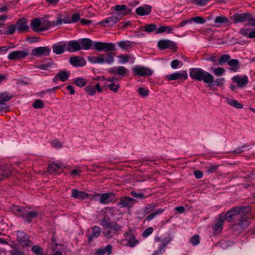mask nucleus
I'll return each instance as SVG.
<instances>
[{
	"mask_svg": "<svg viewBox=\"0 0 255 255\" xmlns=\"http://www.w3.org/2000/svg\"><path fill=\"white\" fill-rule=\"evenodd\" d=\"M235 210L237 212L233 214L235 215L232 217V222L237 217L239 219V223L234 224L232 225L233 228L236 230L238 228L245 229L247 228L250 224L249 219L251 218L250 212L251 210V207L250 206H237L231 209L229 211Z\"/></svg>",
	"mask_w": 255,
	"mask_h": 255,
	"instance_id": "1",
	"label": "nucleus"
},
{
	"mask_svg": "<svg viewBox=\"0 0 255 255\" xmlns=\"http://www.w3.org/2000/svg\"><path fill=\"white\" fill-rule=\"evenodd\" d=\"M189 75L192 79L199 81H203L207 84H212L214 81V77L210 73L201 68H191Z\"/></svg>",
	"mask_w": 255,
	"mask_h": 255,
	"instance_id": "2",
	"label": "nucleus"
},
{
	"mask_svg": "<svg viewBox=\"0 0 255 255\" xmlns=\"http://www.w3.org/2000/svg\"><path fill=\"white\" fill-rule=\"evenodd\" d=\"M233 212L236 213L237 211L235 210H233L232 211H228L226 213H222L220 215L217 222L213 227L215 234H218L221 232L225 220L229 222H232V217L235 215V214H233Z\"/></svg>",
	"mask_w": 255,
	"mask_h": 255,
	"instance_id": "3",
	"label": "nucleus"
},
{
	"mask_svg": "<svg viewBox=\"0 0 255 255\" xmlns=\"http://www.w3.org/2000/svg\"><path fill=\"white\" fill-rule=\"evenodd\" d=\"M11 210L16 215L22 216L25 221L28 223L30 222L32 218V211L30 208L14 206L11 208Z\"/></svg>",
	"mask_w": 255,
	"mask_h": 255,
	"instance_id": "4",
	"label": "nucleus"
},
{
	"mask_svg": "<svg viewBox=\"0 0 255 255\" xmlns=\"http://www.w3.org/2000/svg\"><path fill=\"white\" fill-rule=\"evenodd\" d=\"M132 71L133 75L138 76H149L153 73L152 71L149 68L139 65L133 67Z\"/></svg>",
	"mask_w": 255,
	"mask_h": 255,
	"instance_id": "5",
	"label": "nucleus"
},
{
	"mask_svg": "<svg viewBox=\"0 0 255 255\" xmlns=\"http://www.w3.org/2000/svg\"><path fill=\"white\" fill-rule=\"evenodd\" d=\"M120 201L117 205L121 208H130L134 204L135 200L128 196H122L120 198Z\"/></svg>",
	"mask_w": 255,
	"mask_h": 255,
	"instance_id": "6",
	"label": "nucleus"
},
{
	"mask_svg": "<svg viewBox=\"0 0 255 255\" xmlns=\"http://www.w3.org/2000/svg\"><path fill=\"white\" fill-rule=\"evenodd\" d=\"M51 49L48 47H39L33 49V56H47L49 55Z\"/></svg>",
	"mask_w": 255,
	"mask_h": 255,
	"instance_id": "7",
	"label": "nucleus"
},
{
	"mask_svg": "<svg viewBox=\"0 0 255 255\" xmlns=\"http://www.w3.org/2000/svg\"><path fill=\"white\" fill-rule=\"evenodd\" d=\"M158 47L161 50L166 48L175 49L176 48V44L174 42L169 40H161L158 42Z\"/></svg>",
	"mask_w": 255,
	"mask_h": 255,
	"instance_id": "8",
	"label": "nucleus"
},
{
	"mask_svg": "<svg viewBox=\"0 0 255 255\" xmlns=\"http://www.w3.org/2000/svg\"><path fill=\"white\" fill-rule=\"evenodd\" d=\"M249 16H250V13L246 12L235 14L231 16V18L234 21V23H238L247 21L248 18H249Z\"/></svg>",
	"mask_w": 255,
	"mask_h": 255,
	"instance_id": "9",
	"label": "nucleus"
},
{
	"mask_svg": "<svg viewBox=\"0 0 255 255\" xmlns=\"http://www.w3.org/2000/svg\"><path fill=\"white\" fill-rule=\"evenodd\" d=\"M115 225L116 226L115 228H113V227H107L104 228L103 233L105 237L107 238H112L115 234H116L117 231L121 230L122 227L118 225L116 222Z\"/></svg>",
	"mask_w": 255,
	"mask_h": 255,
	"instance_id": "10",
	"label": "nucleus"
},
{
	"mask_svg": "<svg viewBox=\"0 0 255 255\" xmlns=\"http://www.w3.org/2000/svg\"><path fill=\"white\" fill-rule=\"evenodd\" d=\"M188 74L186 71L182 72H175L170 75H167L166 78L168 81L176 80L179 79H183L186 80L188 78Z\"/></svg>",
	"mask_w": 255,
	"mask_h": 255,
	"instance_id": "11",
	"label": "nucleus"
},
{
	"mask_svg": "<svg viewBox=\"0 0 255 255\" xmlns=\"http://www.w3.org/2000/svg\"><path fill=\"white\" fill-rule=\"evenodd\" d=\"M12 168L8 164L0 165V181L9 176L11 172Z\"/></svg>",
	"mask_w": 255,
	"mask_h": 255,
	"instance_id": "12",
	"label": "nucleus"
},
{
	"mask_svg": "<svg viewBox=\"0 0 255 255\" xmlns=\"http://www.w3.org/2000/svg\"><path fill=\"white\" fill-rule=\"evenodd\" d=\"M81 49L82 47L77 41H70L66 46V50L69 52H76Z\"/></svg>",
	"mask_w": 255,
	"mask_h": 255,
	"instance_id": "13",
	"label": "nucleus"
},
{
	"mask_svg": "<svg viewBox=\"0 0 255 255\" xmlns=\"http://www.w3.org/2000/svg\"><path fill=\"white\" fill-rule=\"evenodd\" d=\"M27 20L25 18H22L17 20L16 22L17 30L19 32H25L28 29L27 24Z\"/></svg>",
	"mask_w": 255,
	"mask_h": 255,
	"instance_id": "14",
	"label": "nucleus"
},
{
	"mask_svg": "<svg viewBox=\"0 0 255 255\" xmlns=\"http://www.w3.org/2000/svg\"><path fill=\"white\" fill-rule=\"evenodd\" d=\"M17 239L19 244L23 247L29 246V240L28 236L24 233H19Z\"/></svg>",
	"mask_w": 255,
	"mask_h": 255,
	"instance_id": "15",
	"label": "nucleus"
},
{
	"mask_svg": "<svg viewBox=\"0 0 255 255\" xmlns=\"http://www.w3.org/2000/svg\"><path fill=\"white\" fill-rule=\"evenodd\" d=\"M232 80L234 82L237 83L239 87L245 86L248 82V77L246 75L242 77L239 76H235L233 78Z\"/></svg>",
	"mask_w": 255,
	"mask_h": 255,
	"instance_id": "16",
	"label": "nucleus"
},
{
	"mask_svg": "<svg viewBox=\"0 0 255 255\" xmlns=\"http://www.w3.org/2000/svg\"><path fill=\"white\" fill-rule=\"evenodd\" d=\"M28 55L27 52L21 51H15L9 53L8 58L10 60L18 59L25 57Z\"/></svg>",
	"mask_w": 255,
	"mask_h": 255,
	"instance_id": "17",
	"label": "nucleus"
},
{
	"mask_svg": "<svg viewBox=\"0 0 255 255\" xmlns=\"http://www.w3.org/2000/svg\"><path fill=\"white\" fill-rule=\"evenodd\" d=\"M151 11V6L146 5L144 6H140L135 10V12L139 15H144L149 14Z\"/></svg>",
	"mask_w": 255,
	"mask_h": 255,
	"instance_id": "18",
	"label": "nucleus"
},
{
	"mask_svg": "<svg viewBox=\"0 0 255 255\" xmlns=\"http://www.w3.org/2000/svg\"><path fill=\"white\" fill-rule=\"evenodd\" d=\"M66 43H57L54 44L52 46L53 51L54 53L59 55L63 53L66 48Z\"/></svg>",
	"mask_w": 255,
	"mask_h": 255,
	"instance_id": "19",
	"label": "nucleus"
},
{
	"mask_svg": "<svg viewBox=\"0 0 255 255\" xmlns=\"http://www.w3.org/2000/svg\"><path fill=\"white\" fill-rule=\"evenodd\" d=\"M70 63L74 66H83L85 62L83 58L80 59L78 56L71 57L69 59Z\"/></svg>",
	"mask_w": 255,
	"mask_h": 255,
	"instance_id": "20",
	"label": "nucleus"
},
{
	"mask_svg": "<svg viewBox=\"0 0 255 255\" xmlns=\"http://www.w3.org/2000/svg\"><path fill=\"white\" fill-rule=\"evenodd\" d=\"M88 196V194L86 192L78 191L77 189H73L72 191V196L79 199H85L87 198Z\"/></svg>",
	"mask_w": 255,
	"mask_h": 255,
	"instance_id": "21",
	"label": "nucleus"
},
{
	"mask_svg": "<svg viewBox=\"0 0 255 255\" xmlns=\"http://www.w3.org/2000/svg\"><path fill=\"white\" fill-rule=\"evenodd\" d=\"M79 43L81 45V47L85 50H89L91 48L94 43L92 40L86 38L81 39Z\"/></svg>",
	"mask_w": 255,
	"mask_h": 255,
	"instance_id": "22",
	"label": "nucleus"
},
{
	"mask_svg": "<svg viewBox=\"0 0 255 255\" xmlns=\"http://www.w3.org/2000/svg\"><path fill=\"white\" fill-rule=\"evenodd\" d=\"M120 20V16L117 17L116 15L114 14L111 17L106 18L104 20L102 21L101 23L102 24L110 23L111 26L116 24L118 21Z\"/></svg>",
	"mask_w": 255,
	"mask_h": 255,
	"instance_id": "23",
	"label": "nucleus"
},
{
	"mask_svg": "<svg viewBox=\"0 0 255 255\" xmlns=\"http://www.w3.org/2000/svg\"><path fill=\"white\" fill-rule=\"evenodd\" d=\"M41 25L40 28L38 29L40 32L47 30L51 26L56 25V23L55 21L50 22V21L44 20L41 22Z\"/></svg>",
	"mask_w": 255,
	"mask_h": 255,
	"instance_id": "24",
	"label": "nucleus"
},
{
	"mask_svg": "<svg viewBox=\"0 0 255 255\" xmlns=\"http://www.w3.org/2000/svg\"><path fill=\"white\" fill-rule=\"evenodd\" d=\"M93 232L92 234L88 237V242L90 243L94 238H97L101 233V229L98 226H94L92 228Z\"/></svg>",
	"mask_w": 255,
	"mask_h": 255,
	"instance_id": "25",
	"label": "nucleus"
},
{
	"mask_svg": "<svg viewBox=\"0 0 255 255\" xmlns=\"http://www.w3.org/2000/svg\"><path fill=\"white\" fill-rule=\"evenodd\" d=\"M87 59L92 63L102 64L104 63V55H102V54L99 56H89Z\"/></svg>",
	"mask_w": 255,
	"mask_h": 255,
	"instance_id": "26",
	"label": "nucleus"
},
{
	"mask_svg": "<svg viewBox=\"0 0 255 255\" xmlns=\"http://www.w3.org/2000/svg\"><path fill=\"white\" fill-rule=\"evenodd\" d=\"M112 246L111 245H108L106 248L98 249L95 253L96 255H104L106 253L108 254L112 253Z\"/></svg>",
	"mask_w": 255,
	"mask_h": 255,
	"instance_id": "27",
	"label": "nucleus"
},
{
	"mask_svg": "<svg viewBox=\"0 0 255 255\" xmlns=\"http://www.w3.org/2000/svg\"><path fill=\"white\" fill-rule=\"evenodd\" d=\"M62 167V164L52 163L48 165L47 171L51 174L55 172L58 169Z\"/></svg>",
	"mask_w": 255,
	"mask_h": 255,
	"instance_id": "28",
	"label": "nucleus"
},
{
	"mask_svg": "<svg viewBox=\"0 0 255 255\" xmlns=\"http://www.w3.org/2000/svg\"><path fill=\"white\" fill-rule=\"evenodd\" d=\"M113 194L111 193H103L100 195V202L102 204H107L110 202V198Z\"/></svg>",
	"mask_w": 255,
	"mask_h": 255,
	"instance_id": "29",
	"label": "nucleus"
},
{
	"mask_svg": "<svg viewBox=\"0 0 255 255\" xmlns=\"http://www.w3.org/2000/svg\"><path fill=\"white\" fill-rule=\"evenodd\" d=\"M100 224L104 227V228L107 227H113V228H115V227H116L115 222H110L109 221V219L106 217H104L101 220Z\"/></svg>",
	"mask_w": 255,
	"mask_h": 255,
	"instance_id": "30",
	"label": "nucleus"
},
{
	"mask_svg": "<svg viewBox=\"0 0 255 255\" xmlns=\"http://www.w3.org/2000/svg\"><path fill=\"white\" fill-rule=\"evenodd\" d=\"M228 64L229 66L232 67L230 69L231 70L236 71L239 68V67H238V66H239V61L237 59H230V60H229V61L228 62Z\"/></svg>",
	"mask_w": 255,
	"mask_h": 255,
	"instance_id": "31",
	"label": "nucleus"
},
{
	"mask_svg": "<svg viewBox=\"0 0 255 255\" xmlns=\"http://www.w3.org/2000/svg\"><path fill=\"white\" fill-rule=\"evenodd\" d=\"M116 50V47L114 44L112 43L104 42V50L103 51L105 52H112Z\"/></svg>",
	"mask_w": 255,
	"mask_h": 255,
	"instance_id": "32",
	"label": "nucleus"
},
{
	"mask_svg": "<svg viewBox=\"0 0 255 255\" xmlns=\"http://www.w3.org/2000/svg\"><path fill=\"white\" fill-rule=\"evenodd\" d=\"M215 23L220 24H229L230 21L226 16H219L215 18Z\"/></svg>",
	"mask_w": 255,
	"mask_h": 255,
	"instance_id": "33",
	"label": "nucleus"
},
{
	"mask_svg": "<svg viewBox=\"0 0 255 255\" xmlns=\"http://www.w3.org/2000/svg\"><path fill=\"white\" fill-rule=\"evenodd\" d=\"M227 103L230 105L231 106L238 108V109H242L243 108V105L239 103L237 101L235 100L234 99H232L230 98L227 99Z\"/></svg>",
	"mask_w": 255,
	"mask_h": 255,
	"instance_id": "34",
	"label": "nucleus"
},
{
	"mask_svg": "<svg viewBox=\"0 0 255 255\" xmlns=\"http://www.w3.org/2000/svg\"><path fill=\"white\" fill-rule=\"evenodd\" d=\"M41 21L39 18H34L33 19V31L37 32H40L39 29L40 28Z\"/></svg>",
	"mask_w": 255,
	"mask_h": 255,
	"instance_id": "35",
	"label": "nucleus"
},
{
	"mask_svg": "<svg viewBox=\"0 0 255 255\" xmlns=\"http://www.w3.org/2000/svg\"><path fill=\"white\" fill-rule=\"evenodd\" d=\"M156 26L154 24H147L144 27H141L140 30L147 32H151L156 29Z\"/></svg>",
	"mask_w": 255,
	"mask_h": 255,
	"instance_id": "36",
	"label": "nucleus"
},
{
	"mask_svg": "<svg viewBox=\"0 0 255 255\" xmlns=\"http://www.w3.org/2000/svg\"><path fill=\"white\" fill-rule=\"evenodd\" d=\"M57 75L59 76V79L61 81L64 82L68 79L70 73L67 71H60Z\"/></svg>",
	"mask_w": 255,
	"mask_h": 255,
	"instance_id": "37",
	"label": "nucleus"
},
{
	"mask_svg": "<svg viewBox=\"0 0 255 255\" xmlns=\"http://www.w3.org/2000/svg\"><path fill=\"white\" fill-rule=\"evenodd\" d=\"M128 72V70L124 66H120L117 70V74L122 77L125 76Z\"/></svg>",
	"mask_w": 255,
	"mask_h": 255,
	"instance_id": "38",
	"label": "nucleus"
},
{
	"mask_svg": "<svg viewBox=\"0 0 255 255\" xmlns=\"http://www.w3.org/2000/svg\"><path fill=\"white\" fill-rule=\"evenodd\" d=\"M102 55H104V62L110 64L114 62V54L108 53L107 54H102Z\"/></svg>",
	"mask_w": 255,
	"mask_h": 255,
	"instance_id": "39",
	"label": "nucleus"
},
{
	"mask_svg": "<svg viewBox=\"0 0 255 255\" xmlns=\"http://www.w3.org/2000/svg\"><path fill=\"white\" fill-rule=\"evenodd\" d=\"M12 96L10 95L8 93L5 92L2 93L0 94V101H1V104L4 105V102L8 101L10 100Z\"/></svg>",
	"mask_w": 255,
	"mask_h": 255,
	"instance_id": "40",
	"label": "nucleus"
},
{
	"mask_svg": "<svg viewBox=\"0 0 255 255\" xmlns=\"http://www.w3.org/2000/svg\"><path fill=\"white\" fill-rule=\"evenodd\" d=\"M119 47L123 49H127L131 46V42L129 41H122L118 43Z\"/></svg>",
	"mask_w": 255,
	"mask_h": 255,
	"instance_id": "41",
	"label": "nucleus"
},
{
	"mask_svg": "<svg viewBox=\"0 0 255 255\" xmlns=\"http://www.w3.org/2000/svg\"><path fill=\"white\" fill-rule=\"evenodd\" d=\"M190 22L194 21L198 24H203L206 22L204 17L201 16H195L190 18Z\"/></svg>",
	"mask_w": 255,
	"mask_h": 255,
	"instance_id": "42",
	"label": "nucleus"
},
{
	"mask_svg": "<svg viewBox=\"0 0 255 255\" xmlns=\"http://www.w3.org/2000/svg\"><path fill=\"white\" fill-rule=\"evenodd\" d=\"M93 48L97 50L98 51H103L104 42H94Z\"/></svg>",
	"mask_w": 255,
	"mask_h": 255,
	"instance_id": "43",
	"label": "nucleus"
},
{
	"mask_svg": "<svg viewBox=\"0 0 255 255\" xmlns=\"http://www.w3.org/2000/svg\"><path fill=\"white\" fill-rule=\"evenodd\" d=\"M44 105V102L41 100L37 99L33 103V107L35 109H42Z\"/></svg>",
	"mask_w": 255,
	"mask_h": 255,
	"instance_id": "44",
	"label": "nucleus"
},
{
	"mask_svg": "<svg viewBox=\"0 0 255 255\" xmlns=\"http://www.w3.org/2000/svg\"><path fill=\"white\" fill-rule=\"evenodd\" d=\"M62 22L65 23H70L71 22V19L68 16L64 17L63 19L58 18L56 22V25L61 24Z\"/></svg>",
	"mask_w": 255,
	"mask_h": 255,
	"instance_id": "45",
	"label": "nucleus"
},
{
	"mask_svg": "<svg viewBox=\"0 0 255 255\" xmlns=\"http://www.w3.org/2000/svg\"><path fill=\"white\" fill-rule=\"evenodd\" d=\"M43 249L40 246H33V253L35 254L36 255H42L43 254Z\"/></svg>",
	"mask_w": 255,
	"mask_h": 255,
	"instance_id": "46",
	"label": "nucleus"
},
{
	"mask_svg": "<svg viewBox=\"0 0 255 255\" xmlns=\"http://www.w3.org/2000/svg\"><path fill=\"white\" fill-rule=\"evenodd\" d=\"M230 59V56L228 54H224L219 58V64L222 65L223 63L228 62Z\"/></svg>",
	"mask_w": 255,
	"mask_h": 255,
	"instance_id": "47",
	"label": "nucleus"
},
{
	"mask_svg": "<svg viewBox=\"0 0 255 255\" xmlns=\"http://www.w3.org/2000/svg\"><path fill=\"white\" fill-rule=\"evenodd\" d=\"M199 239L200 238L199 235H194L192 238H190V241L193 245L196 246L200 243Z\"/></svg>",
	"mask_w": 255,
	"mask_h": 255,
	"instance_id": "48",
	"label": "nucleus"
},
{
	"mask_svg": "<svg viewBox=\"0 0 255 255\" xmlns=\"http://www.w3.org/2000/svg\"><path fill=\"white\" fill-rule=\"evenodd\" d=\"M85 90L86 92L89 95L93 96L95 94L96 91L95 88L93 86L91 85H87L85 88Z\"/></svg>",
	"mask_w": 255,
	"mask_h": 255,
	"instance_id": "49",
	"label": "nucleus"
},
{
	"mask_svg": "<svg viewBox=\"0 0 255 255\" xmlns=\"http://www.w3.org/2000/svg\"><path fill=\"white\" fill-rule=\"evenodd\" d=\"M75 83L78 86L83 87L86 84V81L83 78H77Z\"/></svg>",
	"mask_w": 255,
	"mask_h": 255,
	"instance_id": "50",
	"label": "nucleus"
},
{
	"mask_svg": "<svg viewBox=\"0 0 255 255\" xmlns=\"http://www.w3.org/2000/svg\"><path fill=\"white\" fill-rule=\"evenodd\" d=\"M119 58H120V61L121 63H125L126 62H128L130 58V55H128V54H126V55H121L119 56Z\"/></svg>",
	"mask_w": 255,
	"mask_h": 255,
	"instance_id": "51",
	"label": "nucleus"
},
{
	"mask_svg": "<svg viewBox=\"0 0 255 255\" xmlns=\"http://www.w3.org/2000/svg\"><path fill=\"white\" fill-rule=\"evenodd\" d=\"M219 165H211L210 166H206V171L207 172L211 173L215 172L218 168Z\"/></svg>",
	"mask_w": 255,
	"mask_h": 255,
	"instance_id": "52",
	"label": "nucleus"
},
{
	"mask_svg": "<svg viewBox=\"0 0 255 255\" xmlns=\"http://www.w3.org/2000/svg\"><path fill=\"white\" fill-rule=\"evenodd\" d=\"M108 87L111 91L117 92L120 88V85L119 84H116L114 82H112L108 85Z\"/></svg>",
	"mask_w": 255,
	"mask_h": 255,
	"instance_id": "53",
	"label": "nucleus"
},
{
	"mask_svg": "<svg viewBox=\"0 0 255 255\" xmlns=\"http://www.w3.org/2000/svg\"><path fill=\"white\" fill-rule=\"evenodd\" d=\"M8 30L4 32V34H13L16 29H17L16 26L14 25H11L8 27Z\"/></svg>",
	"mask_w": 255,
	"mask_h": 255,
	"instance_id": "54",
	"label": "nucleus"
},
{
	"mask_svg": "<svg viewBox=\"0 0 255 255\" xmlns=\"http://www.w3.org/2000/svg\"><path fill=\"white\" fill-rule=\"evenodd\" d=\"M130 12V10L128 9L127 11H117V12L115 13L114 14L116 15L117 17L120 16L121 20L124 16L127 15Z\"/></svg>",
	"mask_w": 255,
	"mask_h": 255,
	"instance_id": "55",
	"label": "nucleus"
},
{
	"mask_svg": "<svg viewBox=\"0 0 255 255\" xmlns=\"http://www.w3.org/2000/svg\"><path fill=\"white\" fill-rule=\"evenodd\" d=\"M115 10L116 11H125L128 9L126 5H117L115 6Z\"/></svg>",
	"mask_w": 255,
	"mask_h": 255,
	"instance_id": "56",
	"label": "nucleus"
},
{
	"mask_svg": "<svg viewBox=\"0 0 255 255\" xmlns=\"http://www.w3.org/2000/svg\"><path fill=\"white\" fill-rule=\"evenodd\" d=\"M153 229L152 227H149L143 232L142 236L143 237H147L153 232Z\"/></svg>",
	"mask_w": 255,
	"mask_h": 255,
	"instance_id": "57",
	"label": "nucleus"
},
{
	"mask_svg": "<svg viewBox=\"0 0 255 255\" xmlns=\"http://www.w3.org/2000/svg\"><path fill=\"white\" fill-rule=\"evenodd\" d=\"M250 30H251V28H242L240 30V33L244 36H246L249 38V33L250 32Z\"/></svg>",
	"mask_w": 255,
	"mask_h": 255,
	"instance_id": "58",
	"label": "nucleus"
},
{
	"mask_svg": "<svg viewBox=\"0 0 255 255\" xmlns=\"http://www.w3.org/2000/svg\"><path fill=\"white\" fill-rule=\"evenodd\" d=\"M130 194L133 197L137 198L143 199L145 197L144 196V194L143 193H136L134 191H132L130 193Z\"/></svg>",
	"mask_w": 255,
	"mask_h": 255,
	"instance_id": "59",
	"label": "nucleus"
},
{
	"mask_svg": "<svg viewBox=\"0 0 255 255\" xmlns=\"http://www.w3.org/2000/svg\"><path fill=\"white\" fill-rule=\"evenodd\" d=\"M225 71V70L222 67H219L214 70V73L217 76H221Z\"/></svg>",
	"mask_w": 255,
	"mask_h": 255,
	"instance_id": "60",
	"label": "nucleus"
},
{
	"mask_svg": "<svg viewBox=\"0 0 255 255\" xmlns=\"http://www.w3.org/2000/svg\"><path fill=\"white\" fill-rule=\"evenodd\" d=\"M217 57L215 55H211L208 57H206L205 59L207 61H211L215 63V65H217Z\"/></svg>",
	"mask_w": 255,
	"mask_h": 255,
	"instance_id": "61",
	"label": "nucleus"
},
{
	"mask_svg": "<svg viewBox=\"0 0 255 255\" xmlns=\"http://www.w3.org/2000/svg\"><path fill=\"white\" fill-rule=\"evenodd\" d=\"M138 91L139 94L143 97L147 96L148 95V90H144L141 87L138 89Z\"/></svg>",
	"mask_w": 255,
	"mask_h": 255,
	"instance_id": "62",
	"label": "nucleus"
},
{
	"mask_svg": "<svg viewBox=\"0 0 255 255\" xmlns=\"http://www.w3.org/2000/svg\"><path fill=\"white\" fill-rule=\"evenodd\" d=\"M71 22H75L78 21L80 19V15L79 13H74L71 18Z\"/></svg>",
	"mask_w": 255,
	"mask_h": 255,
	"instance_id": "63",
	"label": "nucleus"
},
{
	"mask_svg": "<svg viewBox=\"0 0 255 255\" xmlns=\"http://www.w3.org/2000/svg\"><path fill=\"white\" fill-rule=\"evenodd\" d=\"M10 253L11 255H23V253L16 248H14Z\"/></svg>",
	"mask_w": 255,
	"mask_h": 255,
	"instance_id": "64",
	"label": "nucleus"
}]
</instances>
